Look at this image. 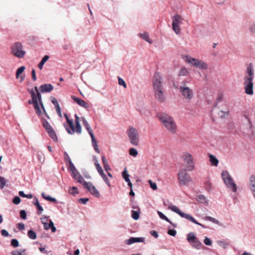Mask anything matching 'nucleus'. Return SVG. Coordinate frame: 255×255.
I'll return each instance as SVG.
<instances>
[{
  "label": "nucleus",
  "instance_id": "f257e3e1",
  "mask_svg": "<svg viewBox=\"0 0 255 255\" xmlns=\"http://www.w3.org/2000/svg\"><path fill=\"white\" fill-rule=\"evenodd\" d=\"M254 77V66L252 63H250L246 67L244 77V86L245 93L249 95H252L254 93L253 80Z\"/></svg>",
  "mask_w": 255,
  "mask_h": 255
},
{
  "label": "nucleus",
  "instance_id": "f03ea898",
  "mask_svg": "<svg viewBox=\"0 0 255 255\" xmlns=\"http://www.w3.org/2000/svg\"><path fill=\"white\" fill-rule=\"evenodd\" d=\"M35 92L33 90H31L30 91V93L31 94V100H29L28 101V103L29 104H33L34 109L35 110L36 113L38 116H40L42 115V112L41 111L40 109V107L38 104V102L39 103V104L42 107V110H43L44 114H45V116L49 119V117L47 115V114L46 113L45 109L43 107V103L42 102V99H41V96L38 91V88L37 87H35L34 88Z\"/></svg>",
  "mask_w": 255,
  "mask_h": 255
},
{
  "label": "nucleus",
  "instance_id": "7ed1b4c3",
  "mask_svg": "<svg viewBox=\"0 0 255 255\" xmlns=\"http://www.w3.org/2000/svg\"><path fill=\"white\" fill-rule=\"evenodd\" d=\"M158 118L166 129L170 133L174 134L177 130V126L173 118L165 113L158 115Z\"/></svg>",
  "mask_w": 255,
  "mask_h": 255
},
{
  "label": "nucleus",
  "instance_id": "20e7f679",
  "mask_svg": "<svg viewBox=\"0 0 255 255\" xmlns=\"http://www.w3.org/2000/svg\"><path fill=\"white\" fill-rule=\"evenodd\" d=\"M190 80L186 79L180 83L179 90L184 99L190 101L194 96L193 90L190 87Z\"/></svg>",
  "mask_w": 255,
  "mask_h": 255
},
{
  "label": "nucleus",
  "instance_id": "39448f33",
  "mask_svg": "<svg viewBox=\"0 0 255 255\" xmlns=\"http://www.w3.org/2000/svg\"><path fill=\"white\" fill-rule=\"evenodd\" d=\"M64 117L69 127V128L66 127L67 131L71 134L75 132L78 134H80L82 131V128L80 124V118L77 115H75L76 126H74L72 121L69 119L67 114H64Z\"/></svg>",
  "mask_w": 255,
  "mask_h": 255
},
{
  "label": "nucleus",
  "instance_id": "423d86ee",
  "mask_svg": "<svg viewBox=\"0 0 255 255\" xmlns=\"http://www.w3.org/2000/svg\"><path fill=\"white\" fill-rule=\"evenodd\" d=\"M221 177L226 187L232 192L235 193L238 190L237 186L233 178L227 170H224L221 173Z\"/></svg>",
  "mask_w": 255,
  "mask_h": 255
},
{
  "label": "nucleus",
  "instance_id": "0eeeda50",
  "mask_svg": "<svg viewBox=\"0 0 255 255\" xmlns=\"http://www.w3.org/2000/svg\"><path fill=\"white\" fill-rule=\"evenodd\" d=\"M168 209L169 210H171L172 211L175 212L177 214H178L182 218H185L192 223L198 225L203 228H206V227L201 224V223L198 222L192 216L184 212H182L177 206L175 205L171 204L168 207Z\"/></svg>",
  "mask_w": 255,
  "mask_h": 255
},
{
  "label": "nucleus",
  "instance_id": "6e6552de",
  "mask_svg": "<svg viewBox=\"0 0 255 255\" xmlns=\"http://www.w3.org/2000/svg\"><path fill=\"white\" fill-rule=\"evenodd\" d=\"M126 133L129 142L132 145L137 146L139 142V134L138 130L133 127H129L127 130Z\"/></svg>",
  "mask_w": 255,
  "mask_h": 255
},
{
  "label": "nucleus",
  "instance_id": "1a4fd4ad",
  "mask_svg": "<svg viewBox=\"0 0 255 255\" xmlns=\"http://www.w3.org/2000/svg\"><path fill=\"white\" fill-rule=\"evenodd\" d=\"M242 118V122L240 126L241 130L246 134L253 133V126L250 119L246 115H243Z\"/></svg>",
  "mask_w": 255,
  "mask_h": 255
},
{
  "label": "nucleus",
  "instance_id": "9d476101",
  "mask_svg": "<svg viewBox=\"0 0 255 255\" xmlns=\"http://www.w3.org/2000/svg\"><path fill=\"white\" fill-rule=\"evenodd\" d=\"M153 91L163 90V79L159 72H155L152 79Z\"/></svg>",
  "mask_w": 255,
  "mask_h": 255
},
{
  "label": "nucleus",
  "instance_id": "9b49d317",
  "mask_svg": "<svg viewBox=\"0 0 255 255\" xmlns=\"http://www.w3.org/2000/svg\"><path fill=\"white\" fill-rule=\"evenodd\" d=\"M11 53L15 57L21 58L25 54V51L23 50V46L19 42H14L11 47Z\"/></svg>",
  "mask_w": 255,
  "mask_h": 255
},
{
  "label": "nucleus",
  "instance_id": "f8f14e48",
  "mask_svg": "<svg viewBox=\"0 0 255 255\" xmlns=\"http://www.w3.org/2000/svg\"><path fill=\"white\" fill-rule=\"evenodd\" d=\"M182 158L186 163L185 170L188 171H192L194 168V162L191 154L184 152L182 155Z\"/></svg>",
  "mask_w": 255,
  "mask_h": 255
},
{
  "label": "nucleus",
  "instance_id": "ddd939ff",
  "mask_svg": "<svg viewBox=\"0 0 255 255\" xmlns=\"http://www.w3.org/2000/svg\"><path fill=\"white\" fill-rule=\"evenodd\" d=\"M187 240L191 246L197 250H200L202 246V243L196 238L193 232H190L187 235Z\"/></svg>",
  "mask_w": 255,
  "mask_h": 255
},
{
  "label": "nucleus",
  "instance_id": "4468645a",
  "mask_svg": "<svg viewBox=\"0 0 255 255\" xmlns=\"http://www.w3.org/2000/svg\"><path fill=\"white\" fill-rule=\"evenodd\" d=\"M186 170L181 169L178 173V180L182 185H187L191 181V179L188 174L186 172Z\"/></svg>",
  "mask_w": 255,
  "mask_h": 255
},
{
  "label": "nucleus",
  "instance_id": "2eb2a0df",
  "mask_svg": "<svg viewBox=\"0 0 255 255\" xmlns=\"http://www.w3.org/2000/svg\"><path fill=\"white\" fill-rule=\"evenodd\" d=\"M42 122L43 127L46 129L50 137L54 141L57 140L56 134L49 123L44 119H42Z\"/></svg>",
  "mask_w": 255,
  "mask_h": 255
},
{
  "label": "nucleus",
  "instance_id": "dca6fc26",
  "mask_svg": "<svg viewBox=\"0 0 255 255\" xmlns=\"http://www.w3.org/2000/svg\"><path fill=\"white\" fill-rule=\"evenodd\" d=\"M77 181L83 185L85 188L87 189L91 194L95 195L96 194V188L91 183L87 182L84 181L83 177L81 175L77 180Z\"/></svg>",
  "mask_w": 255,
  "mask_h": 255
},
{
  "label": "nucleus",
  "instance_id": "f3484780",
  "mask_svg": "<svg viewBox=\"0 0 255 255\" xmlns=\"http://www.w3.org/2000/svg\"><path fill=\"white\" fill-rule=\"evenodd\" d=\"M81 121L82 122L83 125L84 126V127L86 128L87 131H88L89 134L90 135L92 141V144L93 146V147L94 149L96 150V139L95 138L94 134L93 133V130L91 129L90 125L88 123V122L86 121L85 119L84 118H81Z\"/></svg>",
  "mask_w": 255,
  "mask_h": 255
},
{
  "label": "nucleus",
  "instance_id": "a211bd4d",
  "mask_svg": "<svg viewBox=\"0 0 255 255\" xmlns=\"http://www.w3.org/2000/svg\"><path fill=\"white\" fill-rule=\"evenodd\" d=\"M154 98L159 103H164L166 100L164 89L153 91Z\"/></svg>",
  "mask_w": 255,
  "mask_h": 255
},
{
  "label": "nucleus",
  "instance_id": "6ab92c4d",
  "mask_svg": "<svg viewBox=\"0 0 255 255\" xmlns=\"http://www.w3.org/2000/svg\"><path fill=\"white\" fill-rule=\"evenodd\" d=\"M97 171H98L99 175L102 178L103 180L104 181L105 183L109 186H111L110 182L107 176V175L104 173L103 169L99 163L97 162Z\"/></svg>",
  "mask_w": 255,
  "mask_h": 255
},
{
  "label": "nucleus",
  "instance_id": "aec40b11",
  "mask_svg": "<svg viewBox=\"0 0 255 255\" xmlns=\"http://www.w3.org/2000/svg\"><path fill=\"white\" fill-rule=\"evenodd\" d=\"M145 238L143 237H130L129 239L126 240L125 244L128 245H130L135 243H143L144 242Z\"/></svg>",
  "mask_w": 255,
  "mask_h": 255
},
{
  "label": "nucleus",
  "instance_id": "412c9836",
  "mask_svg": "<svg viewBox=\"0 0 255 255\" xmlns=\"http://www.w3.org/2000/svg\"><path fill=\"white\" fill-rule=\"evenodd\" d=\"M71 99L74 101L78 105L80 106L85 108V109H88L89 108V104L86 103L85 101L83 100L80 99L79 98L76 97L75 96H71Z\"/></svg>",
  "mask_w": 255,
  "mask_h": 255
},
{
  "label": "nucleus",
  "instance_id": "4be33fe9",
  "mask_svg": "<svg viewBox=\"0 0 255 255\" xmlns=\"http://www.w3.org/2000/svg\"><path fill=\"white\" fill-rule=\"evenodd\" d=\"M249 185L253 195L255 199V175H252L250 177Z\"/></svg>",
  "mask_w": 255,
  "mask_h": 255
},
{
  "label": "nucleus",
  "instance_id": "5701e85b",
  "mask_svg": "<svg viewBox=\"0 0 255 255\" xmlns=\"http://www.w3.org/2000/svg\"><path fill=\"white\" fill-rule=\"evenodd\" d=\"M53 89V86L50 84H45L40 86L42 93L50 92Z\"/></svg>",
  "mask_w": 255,
  "mask_h": 255
},
{
  "label": "nucleus",
  "instance_id": "b1692460",
  "mask_svg": "<svg viewBox=\"0 0 255 255\" xmlns=\"http://www.w3.org/2000/svg\"><path fill=\"white\" fill-rule=\"evenodd\" d=\"M194 67L203 70H206L208 67V65L205 62L198 59L196 63H194Z\"/></svg>",
  "mask_w": 255,
  "mask_h": 255
},
{
  "label": "nucleus",
  "instance_id": "393cba45",
  "mask_svg": "<svg viewBox=\"0 0 255 255\" xmlns=\"http://www.w3.org/2000/svg\"><path fill=\"white\" fill-rule=\"evenodd\" d=\"M196 200L200 203L204 204L206 206H208L209 200L205 196L203 195H198L197 196Z\"/></svg>",
  "mask_w": 255,
  "mask_h": 255
},
{
  "label": "nucleus",
  "instance_id": "a878e982",
  "mask_svg": "<svg viewBox=\"0 0 255 255\" xmlns=\"http://www.w3.org/2000/svg\"><path fill=\"white\" fill-rule=\"evenodd\" d=\"M198 59H196L191 57L190 55H185L184 57L185 61L190 64L192 66L194 67V63H196Z\"/></svg>",
  "mask_w": 255,
  "mask_h": 255
},
{
  "label": "nucleus",
  "instance_id": "bb28decb",
  "mask_svg": "<svg viewBox=\"0 0 255 255\" xmlns=\"http://www.w3.org/2000/svg\"><path fill=\"white\" fill-rule=\"evenodd\" d=\"M138 36L150 44H152L153 43L152 40L149 38V34L147 32H145L143 33H139Z\"/></svg>",
  "mask_w": 255,
  "mask_h": 255
},
{
  "label": "nucleus",
  "instance_id": "cd10ccee",
  "mask_svg": "<svg viewBox=\"0 0 255 255\" xmlns=\"http://www.w3.org/2000/svg\"><path fill=\"white\" fill-rule=\"evenodd\" d=\"M182 18L179 14H176L172 17V23L177 25H180L182 23Z\"/></svg>",
  "mask_w": 255,
  "mask_h": 255
},
{
  "label": "nucleus",
  "instance_id": "c85d7f7f",
  "mask_svg": "<svg viewBox=\"0 0 255 255\" xmlns=\"http://www.w3.org/2000/svg\"><path fill=\"white\" fill-rule=\"evenodd\" d=\"M137 210L131 211V217L135 220H137L139 218L140 209L139 207H136Z\"/></svg>",
  "mask_w": 255,
  "mask_h": 255
},
{
  "label": "nucleus",
  "instance_id": "c756f323",
  "mask_svg": "<svg viewBox=\"0 0 255 255\" xmlns=\"http://www.w3.org/2000/svg\"><path fill=\"white\" fill-rule=\"evenodd\" d=\"M209 160L212 165L214 166H217L219 163V160L216 157L212 154L209 155Z\"/></svg>",
  "mask_w": 255,
  "mask_h": 255
},
{
  "label": "nucleus",
  "instance_id": "7c9ffc66",
  "mask_svg": "<svg viewBox=\"0 0 255 255\" xmlns=\"http://www.w3.org/2000/svg\"><path fill=\"white\" fill-rule=\"evenodd\" d=\"M102 159L103 161V165L104 167V168L106 171H108L109 170H111V169L108 164V161L107 160L106 158L104 156H103L102 157Z\"/></svg>",
  "mask_w": 255,
  "mask_h": 255
},
{
  "label": "nucleus",
  "instance_id": "2f4dec72",
  "mask_svg": "<svg viewBox=\"0 0 255 255\" xmlns=\"http://www.w3.org/2000/svg\"><path fill=\"white\" fill-rule=\"evenodd\" d=\"M49 58V56L48 55H45L44 57L42 59L38 65V67L41 70L43 68V66L45 63L48 60Z\"/></svg>",
  "mask_w": 255,
  "mask_h": 255
},
{
  "label": "nucleus",
  "instance_id": "473e14b6",
  "mask_svg": "<svg viewBox=\"0 0 255 255\" xmlns=\"http://www.w3.org/2000/svg\"><path fill=\"white\" fill-rule=\"evenodd\" d=\"M122 176L126 182L128 183L130 181L129 179V175L128 173L126 168H125L124 171L122 172Z\"/></svg>",
  "mask_w": 255,
  "mask_h": 255
},
{
  "label": "nucleus",
  "instance_id": "72a5a7b5",
  "mask_svg": "<svg viewBox=\"0 0 255 255\" xmlns=\"http://www.w3.org/2000/svg\"><path fill=\"white\" fill-rule=\"evenodd\" d=\"M204 220L206 221H208L211 222H212L214 224H217V225L220 224L219 221L218 220H217L215 218L210 217V216L205 217Z\"/></svg>",
  "mask_w": 255,
  "mask_h": 255
},
{
  "label": "nucleus",
  "instance_id": "f704fd0d",
  "mask_svg": "<svg viewBox=\"0 0 255 255\" xmlns=\"http://www.w3.org/2000/svg\"><path fill=\"white\" fill-rule=\"evenodd\" d=\"M157 214L161 219L166 221V222L170 224H172V222L161 212L158 211Z\"/></svg>",
  "mask_w": 255,
  "mask_h": 255
},
{
  "label": "nucleus",
  "instance_id": "c9c22d12",
  "mask_svg": "<svg viewBox=\"0 0 255 255\" xmlns=\"http://www.w3.org/2000/svg\"><path fill=\"white\" fill-rule=\"evenodd\" d=\"M25 249H20L19 250H15L11 253L12 255H24Z\"/></svg>",
  "mask_w": 255,
  "mask_h": 255
},
{
  "label": "nucleus",
  "instance_id": "e433bc0d",
  "mask_svg": "<svg viewBox=\"0 0 255 255\" xmlns=\"http://www.w3.org/2000/svg\"><path fill=\"white\" fill-rule=\"evenodd\" d=\"M41 196H42V197L47 200V201H51V202H56V199L54 198H52V197H51L50 196H48V195H46L44 193H42L41 194Z\"/></svg>",
  "mask_w": 255,
  "mask_h": 255
},
{
  "label": "nucleus",
  "instance_id": "4c0bfd02",
  "mask_svg": "<svg viewBox=\"0 0 255 255\" xmlns=\"http://www.w3.org/2000/svg\"><path fill=\"white\" fill-rule=\"evenodd\" d=\"M34 204L36 207L37 209L40 211L38 212L37 214H41V212L43 211V209L42 207L40 205L39 201L37 198L36 199V202L34 203Z\"/></svg>",
  "mask_w": 255,
  "mask_h": 255
},
{
  "label": "nucleus",
  "instance_id": "58836bf2",
  "mask_svg": "<svg viewBox=\"0 0 255 255\" xmlns=\"http://www.w3.org/2000/svg\"><path fill=\"white\" fill-rule=\"evenodd\" d=\"M129 154L133 157H136L138 154L137 150L134 148H131L129 149Z\"/></svg>",
  "mask_w": 255,
  "mask_h": 255
},
{
  "label": "nucleus",
  "instance_id": "ea45409f",
  "mask_svg": "<svg viewBox=\"0 0 255 255\" xmlns=\"http://www.w3.org/2000/svg\"><path fill=\"white\" fill-rule=\"evenodd\" d=\"M18 194L20 196L22 197L27 198L28 199H31L33 197V196L32 194H25L23 191H20L19 192Z\"/></svg>",
  "mask_w": 255,
  "mask_h": 255
},
{
  "label": "nucleus",
  "instance_id": "a19ab883",
  "mask_svg": "<svg viewBox=\"0 0 255 255\" xmlns=\"http://www.w3.org/2000/svg\"><path fill=\"white\" fill-rule=\"evenodd\" d=\"M229 115V112L227 111H220L218 113V116L222 118H225L228 117Z\"/></svg>",
  "mask_w": 255,
  "mask_h": 255
},
{
  "label": "nucleus",
  "instance_id": "79ce46f5",
  "mask_svg": "<svg viewBox=\"0 0 255 255\" xmlns=\"http://www.w3.org/2000/svg\"><path fill=\"white\" fill-rule=\"evenodd\" d=\"M27 235L28 237L31 239L34 240L36 238V235L35 233L32 230H29L28 232Z\"/></svg>",
  "mask_w": 255,
  "mask_h": 255
},
{
  "label": "nucleus",
  "instance_id": "37998d69",
  "mask_svg": "<svg viewBox=\"0 0 255 255\" xmlns=\"http://www.w3.org/2000/svg\"><path fill=\"white\" fill-rule=\"evenodd\" d=\"M172 26L173 30L177 34H178L180 33V28L179 27V25L172 24Z\"/></svg>",
  "mask_w": 255,
  "mask_h": 255
},
{
  "label": "nucleus",
  "instance_id": "c03bdc74",
  "mask_svg": "<svg viewBox=\"0 0 255 255\" xmlns=\"http://www.w3.org/2000/svg\"><path fill=\"white\" fill-rule=\"evenodd\" d=\"M24 69H25V67L24 66H21L20 67L18 68V69L17 70L16 72V78H18L19 76L21 74H22L23 73V72L24 71Z\"/></svg>",
  "mask_w": 255,
  "mask_h": 255
},
{
  "label": "nucleus",
  "instance_id": "a18cd8bd",
  "mask_svg": "<svg viewBox=\"0 0 255 255\" xmlns=\"http://www.w3.org/2000/svg\"><path fill=\"white\" fill-rule=\"evenodd\" d=\"M188 74L187 69L185 68H182L179 71V76H186Z\"/></svg>",
  "mask_w": 255,
  "mask_h": 255
},
{
  "label": "nucleus",
  "instance_id": "49530a36",
  "mask_svg": "<svg viewBox=\"0 0 255 255\" xmlns=\"http://www.w3.org/2000/svg\"><path fill=\"white\" fill-rule=\"evenodd\" d=\"M118 84L120 86H123L125 88H127V84L125 81L121 77H118Z\"/></svg>",
  "mask_w": 255,
  "mask_h": 255
},
{
  "label": "nucleus",
  "instance_id": "de8ad7c7",
  "mask_svg": "<svg viewBox=\"0 0 255 255\" xmlns=\"http://www.w3.org/2000/svg\"><path fill=\"white\" fill-rule=\"evenodd\" d=\"M203 242L207 246H210L212 245V240L208 237H205Z\"/></svg>",
  "mask_w": 255,
  "mask_h": 255
},
{
  "label": "nucleus",
  "instance_id": "09e8293b",
  "mask_svg": "<svg viewBox=\"0 0 255 255\" xmlns=\"http://www.w3.org/2000/svg\"><path fill=\"white\" fill-rule=\"evenodd\" d=\"M11 245L14 247L16 248L19 246V242L16 239H12L11 241Z\"/></svg>",
  "mask_w": 255,
  "mask_h": 255
},
{
  "label": "nucleus",
  "instance_id": "8fccbe9b",
  "mask_svg": "<svg viewBox=\"0 0 255 255\" xmlns=\"http://www.w3.org/2000/svg\"><path fill=\"white\" fill-rule=\"evenodd\" d=\"M150 187L154 190H156L157 189V185L156 183L153 182L151 180H148Z\"/></svg>",
  "mask_w": 255,
  "mask_h": 255
},
{
  "label": "nucleus",
  "instance_id": "3c124183",
  "mask_svg": "<svg viewBox=\"0 0 255 255\" xmlns=\"http://www.w3.org/2000/svg\"><path fill=\"white\" fill-rule=\"evenodd\" d=\"M69 193L71 194L75 195L78 194V189L76 187H73L69 190Z\"/></svg>",
  "mask_w": 255,
  "mask_h": 255
},
{
  "label": "nucleus",
  "instance_id": "603ef678",
  "mask_svg": "<svg viewBox=\"0 0 255 255\" xmlns=\"http://www.w3.org/2000/svg\"><path fill=\"white\" fill-rule=\"evenodd\" d=\"M5 179L2 177L0 176V188L1 189L3 188L4 187V186H5Z\"/></svg>",
  "mask_w": 255,
  "mask_h": 255
},
{
  "label": "nucleus",
  "instance_id": "864d4df0",
  "mask_svg": "<svg viewBox=\"0 0 255 255\" xmlns=\"http://www.w3.org/2000/svg\"><path fill=\"white\" fill-rule=\"evenodd\" d=\"M21 201V199L20 198L18 197V196H16L13 199V200H12V202L13 204H16V205H17L18 204L20 203Z\"/></svg>",
  "mask_w": 255,
  "mask_h": 255
},
{
  "label": "nucleus",
  "instance_id": "5fc2aeb1",
  "mask_svg": "<svg viewBox=\"0 0 255 255\" xmlns=\"http://www.w3.org/2000/svg\"><path fill=\"white\" fill-rule=\"evenodd\" d=\"M69 164H70V169L72 173L76 171H77V170L76 169L74 165H73V164L72 163L71 161L69 162Z\"/></svg>",
  "mask_w": 255,
  "mask_h": 255
},
{
  "label": "nucleus",
  "instance_id": "6e6d98bb",
  "mask_svg": "<svg viewBox=\"0 0 255 255\" xmlns=\"http://www.w3.org/2000/svg\"><path fill=\"white\" fill-rule=\"evenodd\" d=\"M43 227H44V229L46 230H49L50 227H51V225H50V220H49V223H43Z\"/></svg>",
  "mask_w": 255,
  "mask_h": 255
},
{
  "label": "nucleus",
  "instance_id": "4d7b16f0",
  "mask_svg": "<svg viewBox=\"0 0 255 255\" xmlns=\"http://www.w3.org/2000/svg\"><path fill=\"white\" fill-rule=\"evenodd\" d=\"M40 220L42 224H43V223H48V221L49 222L48 217L46 216L41 217Z\"/></svg>",
  "mask_w": 255,
  "mask_h": 255
},
{
  "label": "nucleus",
  "instance_id": "13d9d810",
  "mask_svg": "<svg viewBox=\"0 0 255 255\" xmlns=\"http://www.w3.org/2000/svg\"><path fill=\"white\" fill-rule=\"evenodd\" d=\"M20 216L23 219H25L26 218V213L24 210H21L20 211Z\"/></svg>",
  "mask_w": 255,
  "mask_h": 255
},
{
  "label": "nucleus",
  "instance_id": "bf43d9fd",
  "mask_svg": "<svg viewBox=\"0 0 255 255\" xmlns=\"http://www.w3.org/2000/svg\"><path fill=\"white\" fill-rule=\"evenodd\" d=\"M176 233V231L173 229H171L168 231V234L172 236H175Z\"/></svg>",
  "mask_w": 255,
  "mask_h": 255
},
{
  "label": "nucleus",
  "instance_id": "052dcab7",
  "mask_svg": "<svg viewBox=\"0 0 255 255\" xmlns=\"http://www.w3.org/2000/svg\"><path fill=\"white\" fill-rule=\"evenodd\" d=\"M88 200H89L88 198H80L78 200V202L80 203H81L83 204H86V203L88 202Z\"/></svg>",
  "mask_w": 255,
  "mask_h": 255
},
{
  "label": "nucleus",
  "instance_id": "680f3d73",
  "mask_svg": "<svg viewBox=\"0 0 255 255\" xmlns=\"http://www.w3.org/2000/svg\"><path fill=\"white\" fill-rule=\"evenodd\" d=\"M72 176L73 178H74L76 180H77L78 178H79L81 175L78 171H76L72 173Z\"/></svg>",
  "mask_w": 255,
  "mask_h": 255
},
{
  "label": "nucleus",
  "instance_id": "e2e57ef3",
  "mask_svg": "<svg viewBox=\"0 0 255 255\" xmlns=\"http://www.w3.org/2000/svg\"><path fill=\"white\" fill-rule=\"evenodd\" d=\"M1 234L2 236L5 237H8L9 236L8 232L4 229L1 230Z\"/></svg>",
  "mask_w": 255,
  "mask_h": 255
},
{
  "label": "nucleus",
  "instance_id": "0e129e2a",
  "mask_svg": "<svg viewBox=\"0 0 255 255\" xmlns=\"http://www.w3.org/2000/svg\"><path fill=\"white\" fill-rule=\"evenodd\" d=\"M150 234L153 236L155 238H157L158 237V233L155 231H151L150 232Z\"/></svg>",
  "mask_w": 255,
  "mask_h": 255
},
{
  "label": "nucleus",
  "instance_id": "69168bd1",
  "mask_svg": "<svg viewBox=\"0 0 255 255\" xmlns=\"http://www.w3.org/2000/svg\"><path fill=\"white\" fill-rule=\"evenodd\" d=\"M50 225H51V227L50 229H51L52 232H53V233L55 232L56 229L54 227V223H53V222L51 220H50Z\"/></svg>",
  "mask_w": 255,
  "mask_h": 255
},
{
  "label": "nucleus",
  "instance_id": "338daca9",
  "mask_svg": "<svg viewBox=\"0 0 255 255\" xmlns=\"http://www.w3.org/2000/svg\"><path fill=\"white\" fill-rule=\"evenodd\" d=\"M51 102L54 104L55 107H56L57 106H59V105L56 99L55 98H52L51 99Z\"/></svg>",
  "mask_w": 255,
  "mask_h": 255
},
{
  "label": "nucleus",
  "instance_id": "774afa93",
  "mask_svg": "<svg viewBox=\"0 0 255 255\" xmlns=\"http://www.w3.org/2000/svg\"><path fill=\"white\" fill-rule=\"evenodd\" d=\"M250 30L252 33H255V24H253L250 26Z\"/></svg>",
  "mask_w": 255,
  "mask_h": 255
}]
</instances>
